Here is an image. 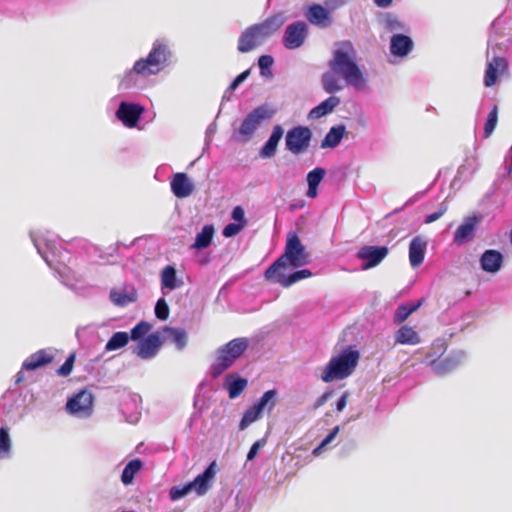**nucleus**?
<instances>
[{
	"instance_id": "f257e3e1",
	"label": "nucleus",
	"mask_w": 512,
	"mask_h": 512,
	"mask_svg": "<svg viewBox=\"0 0 512 512\" xmlns=\"http://www.w3.org/2000/svg\"><path fill=\"white\" fill-rule=\"evenodd\" d=\"M173 56L170 42L165 38L156 39L148 55L136 60L132 68L124 72L118 88L120 90L143 89L145 79L169 67Z\"/></svg>"
},
{
	"instance_id": "f03ea898",
	"label": "nucleus",
	"mask_w": 512,
	"mask_h": 512,
	"mask_svg": "<svg viewBox=\"0 0 512 512\" xmlns=\"http://www.w3.org/2000/svg\"><path fill=\"white\" fill-rule=\"evenodd\" d=\"M30 238L46 264L59 276L61 282L72 287L75 279L72 269L67 265L70 262V252L64 249L58 237L50 232H30Z\"/></svg>"
},
{
	"instance_id": "7ed1b4c3",
	"label": "nucleus",
	"mask_w": 512,
	"mask_h": 512,
	"mask_svg": "<svg viewBox=\"0 0 512 512\" xmlns=\"http://www.w3.org/2000/svg\"><path fill=\"white\" fill-rule=\"evenodd\" d=\"M357 52L350 41L337 43V48L329 60V68L340 76L347 85L356 89L366 87V78L356 62Z\"/></svg>"
},
{
	"instance_id": "20e7f679",
	"label": "nucleus",
	"mask_w": 512,
	"mask_h": 512,
	"mask_svg": "<svg viewBox=\"0 0 512 512\" xmlns=\"http://www.w3.org/2000/svg\"><path fill=\"white\" fill-rule=\"evenodd\" d=\"M249 347V340L245 337L234 338L216 350V359L210 367L212 378H218L244 355Z\"/></svg>"
},
{
	"instance_id": "39448f33",
	"label": "nucleus",
	"mask_w": 512,
	"mask_h": 512,
	"mask_svg": "<svg viewBox=\"0 0 512 512\" xmlns=\"http://www.w3.org/2000/svg\"><path fill=\"white\" fill-rule=\"evenodd\" d=\"M309 262V254L295 233H290L284 254L277 259L265 272V277H273L278 270H286L288 266L301 267Z\"/></svg>"
},
{
	"instance_id": "423d86ee",
	"label": "nucleus",
	"mask_w": 512,
	"mask_h": 512,
	"mask_svg": "<svg viewBox=\"0 0 512 512\" xmlns=\"http://www.w3.org/2000/svg\"><path fill=\"white\" fill-rule=\"evenodd\" d=\"M217 473V463L212 461L192 481L182 485H174L169 489V499L178 501L194 491L197 496H204L212 487L213 480Z\"/></svg>"
},
{
	"instance_id": "0eeeda50",
	"label": "nucleus",
	"mask_w": 512,
	"mask_h": 512,
	"mask_svg": "<svg viewBox=\"0 0 512 512\" xmlns=\"http://www.w3.org/2000/svg\"><path fill=\"white\" fill-rule=\"evenodd\" d=\"M359 353L353 350H347L330 359L326 365L321 379L329 383L334 379H344L348 377L357 366Z\"/></svg>"
},
{
	"instance_id": "6e6552de",
	"label": "nucleus",
	"mask_w": 512,
	"mask_h": 512,
	"mask_svg": "<svg viewBox=\"0 0 512 512\" xmlns=\"http://www.w3.org/2000/svg\"><path fill=\"white\" fill-rule=\"evenodd\" d=\"M94 396L87 388L81 389L68 397L65 409L68 414L85 419L93 413Z\"/></svg>"
},
{
	"instance_id": "1a4fd4ad",
	"label": "nucleus",
	"mask_w": 512,
	"mask_h": 512,
	"mask_svg": "<svg viewBox=\"0 0 512 512\" xmlns=\"http://www.w3.org/2000/svg\"><path fill=\"white\" fill-rule=\"evenodd\" d=\"M312 140V131L307 126H296L290 129L285 136L286 149L294 154L299 155L305 153Z\"/></svg>"
},
{
	"instance_id": "9d476101",
	"label": "nucleus",
	"mask_w": 512,
	"mask_h": 512,
	"mask_svg": "<svg viewBox=\"0 0 512 512\" xmlns=\"http://www.w3.org/2000/svg\"><path fill=\"white\" fill-rule=\"evenodd\" d=\"M145 112L140 103L121 101L115 111V117L127 128H136Z\"/></svg>"
},
{
	"instance_id": "9b49d317",
	"label": "nucleus",
	"mask_w": 512,
	"mask_h": 512,
	"mask_svg": "<svg viewBox=\"0 0 512 512\" xmlns=\"http://www.w3.org/2000/svg\"><path fill=\"white\" fill-rule=\"evenodd\" d=\"M232 126L231 140L238 144L248 143L256 133V108L250 110L239 125L235 121Z\"/></svg>"
},
{
	"instance_id": "f8f14e48",
	"label": "nucleus",
	"mask_w": 512,
	"mask_h": 512,
	"mask_svg": "<svg viewBox=\"0 0 512 512\" xmlns=\"http://www.w3.org/2000/svg\"><path fill=\"white\" fill-rule=\"evenodd\" d=\"M389 248L386 246H362L357 252V258L362 260L361 269L369 270L378 266L388 255Z\"/></svg>"
},
{
	"instance_id": "ddd939ff",
	"label": "nucleus",
	"mask_w": 512,
	"mask_h": 512,
	"mask_svg": "<svg viewBox=\"0 0 512 512\" xmlns=\"http://www.w3.org/2000/svg\"><path fill=\"white\" fill-rule=\"evenodd\" d=\"M433 349H437V352H440L439 358L435 359L434 354H428L427 359H430L429 364L431 365L433 371L438 375H445L455 370L459 365V359L456 356H445L443 357V351L445 350L443 343H434Z\"/></svg>"
},
{
	"instance_id": "4468645a",
	"label": "nucleus",
	"mask_w": 512,
	"mask_h": 512,
	"mask_svg": "<svg viewBox=\"0 0 512 512\" xmlns=\"http://www.w3.org/2000/svg\"><path fill=\"white\" fill-rule=\"evenodd\" d=\"M307 35V24L303 21H296L286 27L283 44L287 49H297L304 44Z\"/></svg>"
},
{
	"instance_id": "2eb2a0df",
	"label": "nucleus",
	"mask_w": 512,
	"mask_h": 512,
	"mask_svg": "<svg viewBox=\"0 0 512 512\" xmlns=\"http://www.w3.org/2000/svg\"><path fill=\"white\" fill-rule=\"evenodd\" d=\"M163 344L159 332L150 333L144 340L138 342L133 353L143 360H150L156 357Z\"/></svg>"
},
{
	"instance_id": "dca6fc26",
	"label": "nucleus",
	"mask_w": 512,
	"mask_h": 512,
	"mask_svg": "<svg viewBox=\"0 0 512 512\" xmlns=\"http://www.w3.org/2000/svg\"><path fill=\"white\" fill-rule=\"evenodd\" d=\"M170 188L175 197L184 199L193 193L195 186L186 173L178 172L172 176Z\"/></svg>"
},
{
	"instance_id": "f3484780",
	"label": "nucleus",
	"mask_w": 512,
	"mask_h": 512,
	"mask_svg": "<svg viewBox=\"0 0 512 512\" xmlns=\"http://www.w3.org/2000/svg\"><path fill=\"white\" fill-rule=\"evenodd\" d=\"M508 72V62L504 57H494L487 63L484 75V85L492 87L496 84L498 76L505 75Z\"/></svg>"
},
{
	"instance_id": "a211bd4d",
	"label": "nucleus",
	"mask_w": 512,
	"mask_h": 512,
	"mask_svg": "<svg viewBox=\"0 0 512 512\" xmlns=\"http://www.w3.org/2000/svg\"><path fill=\"white\" fill-rule=\"evenodd\" d=\"M53 360L54 354L52 349H40L24 360L22 364V370L35 371L39 368L49 365L53 362Z\"/></svg>"
},
{
	"instance_id": "6ab92c4d",
	"label": "nucleus",
	"mask_w": 512,
	"mask_h": 512,
	"mask_svg": "<svg viewBox=\"0 0 512 512\" xmlns=\"http://www.w3.org/2000/svg\"><path fill=\"white\" fill-rule=\"evenodd\" d=\"M305 16L311 24L321 28L329 27L332 23L329 11L320 4L309 6Z\"/></svg>"
},
{
	"instance_id": "aec40b11",
	"label": "nucleus",
	"mask_w": 512,
	"mask_h": 512,
	"mask_svg": "<svg viewBox=\"0 0 512 512\" xmlns=\"http://www.w3.org/2000/svg\"><path fill=\"white\" fill-rule=\"evenodd\" d=\"M161 291L165 295L183 284V281L177 277V270L173 265H166L160 273Z\"/></svg>"
},
{
	"instance_id": "412c9836",
	"label": "nucleus",
	"mask_w": 512,
	"mask_h": 512,
	"mask_svg": "<svg viewBox=\"0 0 512 512\" xmlns=\"http://www.w3.org/2000/svg\"><path fill=\"white\" fill-rule=\"evenodd\" d=\"M247 379L238 373H228L223 382V387L227 391L230 399L237 398L247 386Z\"/></svg>"
},
{
	"instance_id": "4be33fe9",
	"label": "nucleus",
	"mask_w": 512,
	"mask_h": 512,
	"mask_svg": "<svg viewBox=\"0 0 512 512\" xmlns=\"http://www.w3.org/2000/svg\"><path fill=\"white\" fill-rule=\"evenodd\" d=\"M412 39L404 34H394L390 40V52L394 56L405 57L413 49Z\"/></svg>"
},
{
	"instance_id": "5701e85b",
	"label": "nucleus",
	"mask_w": 512,
	"mask_h": 512,
	"mask_svg": "<svg viewBox=\"0 0 512 512\" xmlns=\"http://www.w3.org/2000/svg\"><path fill=\"white\" fill-rule=\"evenodd\" d=\"M427 241L421 236L414 237L409 245V262L413 268L420 266L425 258Z\"/></svg>"
},
{
	"instance_id": "b1692460",
	"label": "nucleus",
	"mask_w": 512,
	"mask_h": 512,
	"mask_svg": "<svg viewBox=\"0 0 512 512\" xmlns=\"http://www.w3.org/2000/svg\"><path fill=\"white\" fill-rule=\"evenodd\" d=\"M312 276V272L308 269H302L291 273L289 276L285 275V270H278L275 272L273 277H266L268 280H272L281 284L283 287H289L294 283L309 278Z\"/></svg>"
},
{
	"instance_id": "393cba45",
	"label": "nucleus",
	"mask_w": 512,
	"mask_h": 512,
	"mask_svg": "<svg viewBox=\"0 0 512 512\" xmlns=\"http://www.w3.org/2000/svg\"><path fill=\"white\" fill-rule=\"evenodd\" d=\"M109 299L118 307H126L137 300V292L133 287L113 288L109 293Z\"/></svg>"
},
{
	"instance_id": "a878e982",
	"label": "nucleus",
	"mask_w": 512,
	"mask_h": 512,
	"mask_svg": "<svg viewBox=\"0 0 512 512\" xmlns=\"http://www.w3.org/2000/svg\"><path fill=\"white\" fill-rule=\"evenodd\" d=\"M481 268L489 273H496L503 263V256L499 251L486 250L480 258Z\"/></svg>"
},
{
	"instance_id": "bb28decb",
	"label": "nucleus",
	"mask_w": 512,
	"mask_h": 512,
	"mask_svg": "<svg viewBox=\"0 0 512 512\" xmlns=\"http://www.w3.org/2000/svg\"><path fill=\"white\" fill-rule=\"evenodd\" d=\"M283 134L284 130L281 125L277 124L273 127L271 136L260 150V156L262 158H271L276 154L277 146Z\"/></svg>"
},
{
	"instance_id": "cd10ccee",
	"label": "nucleus",
	"mask_w": 512,
	"mask_h": 512,
	"mask_svg": "<svg viewBox=\"0 0 512 512\" xmlns=\"http://www.w3.org/2000/svg\"><path fill=\"white\" fill-rule=\"evenodd\" d=\"M341 100L338 96H330L319 105L310 110L309 119L316 120L331 112L340 104Z\"/></svg>"
},
{
	"instance_id": "c85d7f7f",
	"label": "nucleus",
	"mask_w": 512,
	"mask_h": 512,
	"mask_svg": "<svg viewBox=\"0 0 512 512\" xmlns=\"http://www.w3.org/2000/svg\"><path fill=\"white\" fill-rule=\"evenodd\" d=\"M215 229L211 224H206L202 227V229L196 234L194 242L191 244L190 248L194 250H204L208 248L214 237Z\"/></svg>"
},
{
	"instance_id": "c756f323",
	"label": "nucleus",
	"mask_w": 512,
	"mask_h": 512,
	"mask_svg": "<svg viewBox=\"0 0 512 512\" xmlns=\"http://www.w3.org/2000/svg\"><path fill=\"white\" fill-rule=\"evenodd\" d=\"M478 220L477 217H472L461 224L454 233V243L463 244L469 240L475 231Z\"/></svg>"
},
{
	"instance_id": "7c9ffc66",
	"label": "nucleus",
	"mask_w": 512,
	"mask_h": 512,
	"mask_svg": "<svg viewBox=\"0 0 512 512\" xmlns=\"http://www.w3.org/2000/svg\"><path fill=\"white\" fill-rule=\"evenodd\" d=\"M345 134L346 127L344 125H337L331 127L328 133L321 141V148L326 149L337 147Z\"/></svg>"
},
{
	"instance_id": "2f4dec72",
	"label": "nucleus",
	"mask_w": 512,
	"mask_h": 512,
	"mask_svg": "<svg viewBox=\"0 0 512 512\" xmlns=\"http://www.w3.org/2000/svg\"><path fill=\"white\" fill-rule=\"evenodd\" d=\"M256 46V24L250 25L239 37L238 51L246 53Z\"/></svg>"
},
{
	"instance_id": "473e14b6",
	"label": "nucleus",
	"mask_w": 512,
	"mask_h": 512,
	"mask_svg": "<svg viewBox=\"0 0 512 512\" xmlns=\"http://www.w3.org/2000/svg\"><path fill=\"white\" fill-rule=\"evenodd\" d=\"M143 468V461L140 458L130 460L124 467L121 474V482L130 485L134 482L135 476Z\"/></svg>"
},
{
	"instance_id": "72a5a7b5",
	"label": "nucleus",
	"mask_w": 512,
	"mask_h": 512,
	"mask_svg": "<svg viewBox=\"0 0 512 512\" xmlns=\"http://www.w3.org/2000/svg\"><path fill=\"white\" fill-rule=\"evenodd\" d=\"M285 22L282 14H276L258 24V34L268 36L277 31Z\"/></svg>"
},
{
	"instance_id": "f704fd0d",
	"label": "nucleus",
	"mask_w": 512,
	"mask_h": 512,
	"mask_svg": "<svg viewBox=\"0 0 512 512\" xmlns=\"http://www.w3.org/2000/svg\"><path fill=\"white\" fill-rule=\"evenodd\" d=\"M396 343L415 345L420 342L418 333L409 326L400 327L395 334Z\"/></svg>"
},
{
	"instance_id": "c9c22d12",
	"label": "nucleus",
	"mask_w": 512,
	"mask_h": 512,
	"mask_svg": "<svg viewBox=\"0 0 512 512\" xmlns=\"http://www.w3.org/2000/svg\"><path fill=\"white\" fill-rule=\"evenodd\" d=\"M164 332L168 334L169 339L175 344L177 350L181 351L187 346L188 335L182 328L164 327Z\"/></svg>"
},
{
	"instance_id": "e433bc0d",
	"label": "nucleus",
	"mask_w": 512,
	"mask_h": 512,
	"mask_svg": "<svg viewBox=\"0 0 512 512\" xmlns=\"http://www.w3.org/2000/svg\"><path fill=\"white\" fill-rule=\"evenodd\" d=\"M325 176V170L323 168L317 167L311 170L307 175L308 182V191L307 196L310 198H314L317 196V188L322 179Z\"/></svg>"
},
{
	"instance_id": "4c0bfd02",
	"label": "nucleus",
	"mask_w": 512,
	"mask_h": 512,
	"mask_svg": "<svg viewBox=\"0 0 512 512\" xmlns=\"http://www.w3.org/2000/svg\"><path fill=\"white\" fill-rule=\"evenodd\" d=\"M278 400V393L275 389H271L266 391L259 399H258V417L264 411L270 413L275 407Z\"/></svg>"
},
{
	"instance_id": "58836bf2",
	"label": "nucleus",
	"mask_w": 512,
	"mask_h": 512,
	"mask_svg": "<svg viewBox=\"0 0 512 512\" xmlns=\"http://www.w3.org/2000/svg\"><path fill=\"white\" fill-rule=\"evenodd\" d=\"M322 86L324 91L329 94L339 92L343 89L337 73H334L331 69L322 75Z\"/></svg>"
},
{
	"instance_id": "ea45409f",
	"label": "nucleus",
	"mask_w": 512,
	"mask_h": 512,
	"mask_svg": "<svg viewBox=\"0 0 512 512\" xmlns=\"http://www.w3.org/2000/svg\"><path fill=\"white\" fill-rule=\"evenodd\" d=\"M130 340L129 333L125 331H118L112 334L105 344L106 351H116L125 347Z\"/></svg>"
},
{
	"instance_id": "a19ab883",
	"label": "nucleus",
	"mask_w": 512,
	"mask_h": 512,
	"mask_svg": "<svg viewBox=\"0 0 512 512\" xmlns=\"http://www.w3.org/2000/svg\"><path fill=\"white\" fill-rule=\"evenodd\" d=\"M151 328L152 325L149 322L142 320L130 330L129 337L133 341L140 342L149 335Z\"/></svg>"
},
{
	"instance_id": "79ce46f5",
	"label": "nucleus",
	"mask_w": 512,
	"mask_h": 512,
	"mask_svg": "<svg viewBox=\"0 0 512 512\" xmlns=\"http://www.w3.org/2000/svg\"><path fill=\"white\" fill-rule=\"evenodd\" d=\"M274 64V59L270 55H262L258 58V67L260 68V74L267 78L272 79L274 74L272 71V66Z\"/></svg>"
},
{
	"instance_id": "37998d69",
	"label": "nucleus",
	"mask_w": 512,
	"mask_h": 512,
	"mask_svg": "<svg viewBox=\"0 0 512 512\" xmlns=\"http://www.w3.org/2000/svg\"><path fill=\"white\" fill-rule=\"evenodd\" d=\"M419 306L420 303L416 305L402 304L398 306V308L395 311L394 322L397 324L403 323L413 312H415L418 309Z\"/></svg>"
},
{
	"instance_id": "c03bdc74",
	"label": "nucleus",
	"mask_w": 512,
	"mask_h": 512,
	"mask_svg": "<svg viewBox=\"0 0 512 512\" xmlns=\"http://www.w3.org/2000/svg\"><path fill=\"white\" fill-rule=\"evenodd\" d=\"M498 122V107L494 105L488 114L485 126H484V138H489L494 132Z\"/></svg>"
},
{
	"instance_id": "a18cd8bd",
	"label": "nucleus",
	"mask_w": 512,
	"mask_h": 512,
	"mask_svg": "<svg viewBox=\"0 0 512 512\" xmlns=\"http://www.w3.org/2000/svg\"><path fill=\"white\" fill-rule=\"evenodd\" d=\"M11 450V439L9 428L7 426L0 427V457L9 454Z\"/></svg>"
},
{
	"instance_id": "49530a36",
	"label": "nucleus",
	"mask_w": 512,
	"mask_h": 512,
	"mask_svg": "<svg viewBox=\"0 0 512 512\" xmlns=\"http://www.w3.org/2000/svg\"><path fill=\"white\" fill-rule=\"evenodd\" d=\"M256 421V402H253L242 416L239 429L245 430L250 424Z\"/></svg>"
},
{
	"instance_id": "de8ad7c7",
	"label": "nucleus",
	"mask_w": 512,
	"mask_h": 512,
	"mask_svg": "<svg viewBox=\"0 0 512 512\" xmlns=\"http://www.w3.org/2000/svg\"><path fill=\"white\" fill-rule=\"evenodd\" d=\"M154 313L157 319L165 321L169 317L170 309L166 300L161 297L157 300L154 308Z\"/></svg>"
},
{
	"instance_id": "09e8293b",
	"label": "nucleus",
	"mask_w": 512,
	"mask_h": 512,
	"mask_svg": "<svg viewBox=\"0 0 512 512\" xmlns=\"http://www.w3.org/2000/svg\"><path fill=\"white\" fill-rule=\"evenodd\" d=\"M75 353H70L64 363L56 370V373L60 377H67L71 374L74 363H75Z\"/></svg>"
},
{
	"instance_id": "8fccbe9b",
	"label": "nucleus",
	"mask_w": 512,
	"mask_h": 512,
	"mask_svg": "<svg viewBox=\"0 0 512 512\" xmlns=\"http://www.w3.org/2000/svg\"><path fill=\"white\" fill-rule=\"evenodd\" d=\"M245 226L242 223L230 222L224 226L222 235L225 238H232L238 235Z\"/></svg>"
},
{
	"instance_id": "3c124183",
	"label": "nucleus",
	"mask_w": 512,
	"mask_h": 512,
	"mask_svg": "<svg viewBox=\"0 0 512 512\" xmlns=\"http://www.w3.org/2000/svg\"><path fill=\"white\" fill-rule=\"evenodd\" d=\"M339 432V426L334 427L329 434L321 441L320 445L313 450L314 455H319L321 451L331 443Z\"/></svg>"
},
{
	"instance_id": "603ef678",
	"label": "nucleus",
	"mask_w": 512,
	"mask_h": 512,
	"mask_svg": "<svg viewBox=\"0 0 512 512\" xmlns=\"http://www.w3.org/2000/svg\"><path fill=\"white\" fill-rule=\"evenodd\" d=\"M254 64L247 70L241 72L239 75H237L233 81L230 83L228 87V91H235L251 74V70L253 68Z\"/></svg>"
},
{
	"instance_id": "864d4df0",
	"label": "nucleus",
	"mask_w": 512,
	"mask_h": 512,
	"mask_svg": "<svg viewBox=\"0 0 512 512\" xmlns=\"http://www.w3.org/2000/svg\"><path fill=\"white\" fill-rule=\"evenodd\" d=\"M276 111V108L269 105L258 106V123L262 120L271 119L275 115Z\"/></svg>"
},
{
	"instance_id": "5fc2aeb1",
	"label": "nucleus",
	"mask_w": 512,
	"mask_h": 512,
	"mask_svg": "<svg viewBox=\"0 0 512 512\" xmlns=\"http://www.w3.org/2000/svg\"><path fill=\"white\" fill-rule=\"evenodd\" d=\"M231 219L233 222L242 223L244 226L247 221L245 218V211L241 206H235L231 211Z\"/></svg>"
},
{
	"instance_id": "6e6d98bb",
	"label": "nucleus",
	"mask_w": 512,
	"mask_h": 512,
	"mask_svg": "<svg viewBox=\"0 0 512 512\" xmlns=\"http://www.w3.org/2000/svg\"><path fill=\"white\" fill-rule=\"evenodd\" d=\"M447 210H448V206L445 203H442L436 212L428 215L425 218L424 223L430 224V223L435 222L436 220L441 218L447 212Z\"/></svg>"
},
{
	"instance_id": "4d7b16f0",
	"label": "nucleus",
	"mask_w": 512,
	"mask_h": 512,
	"mask_svg": "<svg viewBox=\"0 0 512 512\" xmlns=\"http://www.w3.org/2000/svg\"><path fill=\"white\" fill-rule=\"evenodd\" d=\"M255 458H256V442H254L250 446V449H249L248 454H247V459H246V462L244 464L243 469L251 472L252 467H253V460Z\"/></svg>"
},
{
	"instance_id": "13d9d810",
	"label": "nucleus",
	"mask_w": 512,
	"mask_h": 512,
	"mask_svg": "<svg viewBox=\"0 0 512 512\" xmlns=\"http://www.w3.org/2000/svg\"><path fill=\"white\" fill-rule=\"evenodd\" d=\"M194 409L201 413L205 408H208L206 405L205 399L202 398L199 394H196L193 402Z\"/></svg>"
},
{
	"instance_id": "bf43d9fd",
	"label": "nucleus",
	"mask_w": 512,
	"mask_h": 512,
	"mask_svg": "<svg viewBox=\"0 0 512 512\" xmlns=\"http://www.w3.org/2000/svg\"><path fill=\"white\" fill-rule=\"evenodd\" d=\"M332 396L331 391H327L324 394H322L315 402L314 407L319 408L323 406Z\"/></svg>"
},
{
	"instance_id": "052dcab7",
	"label": "nucleus",
	"mask_w": 512,
	"mask_h": 512,
	"mask_svg": "<svg viewBox=\"0 0 512 512\" xmlns=\"http://www.w3.org/2000/svg\"><path fill=\"white\" fill-rule=\"evenodd\" d=\"M349 393L345 392L336 403V410L341 412L347 405Z\"/></svg>"
},
{
	"instance_id": "680f3d73",
	"label": "nucleus",
	"mask_w": 512,
	"mask_h": 512,
	"mask_svg": "<svg viewBox=\"0 0 512 512\" xmlns=\"http://www.w3.org/2000/svg\"><path fill=\"white\" fill-rule=\"evenodd\" d=\"M217 126L216 123H211L207 129H206V144L208 145L210 143V138L216 133Z\"/></svg>"
},
{
	"instance_id": "e2e57ef3",
	"label": "nucleus",
	"mask_w": 512,
	"mask_h": 512,
	"mask_svg": "<svg viewBox=\"0 0 512 512\" xmlns=\"http://www.w3.org/2000/svg\"><path fill=\"white\" fill-rule=\"evenodd\" d=\"M393 0H374L375 4L378 6V7H388L389 5H391Z\"/></svg>"
},
{
	"instance_id": "0e129e2a",
	"label": "nucleus",
	"mask_w": 512,
	"mask_h": 512,
	"mask_svg": "<svg viewBox=\"0 0 512 512\" xmlns=\"http://www.w3.org/2000/svg\"><path fill=\"white\" fill-rule=\"evenodd\" d=\"M348 0H331V4L333 8H338L344 4H346Z\"/></svg>"
},
{
	"instance_id": "69168bd1",
	"label": "nucleus",
	"mask_w": 512,
	"mask_h": 512,
	"mask_svg": "<svg viewBox=\"0 0 512 512\" xmlns=\"http://www.w3.org/2000/svg\"><path fill=\"white\" fill-rule=\"evenodd\" d=\"M24 380V373L23 371H19L15 376V384H19Z\"/></svg>"
},
{
	"instance_id": "338daca9",
	"label": "nucleus",
	"mask_w": 512,
	"mask_h": 512,
	"mask_svg": "<svg viewBox=\"0 0 512 512\" xmlns=\"http://www.w3.org/2000/svg\"><path fill=\"white\" fill-rule=\"evenodd\" d=\"M232 92H233V91H228V88H227V89H226V91H225V93H224V95H223V97H222V102H224V101H229V100H230V97H231V93H232Z\"/></svg>"
},
{
	"instance_id": "774afa93",
	"label": "nucleus",
	"mask_w": 512,
	"mask_h": 512,
	"mask_svg": "<svg viewBox=\"0 0 512 512\" xmlns=\"http://www.w3.org/2000/svg\"><path fill=\"white\" fill-rule=\"evenodd\" d=\"M122 245H123V244H122L121 242H117V243L115 244L114 251H117V250H118V248H119L120 246H122Z\"/></svg>"
}]
</instances>
